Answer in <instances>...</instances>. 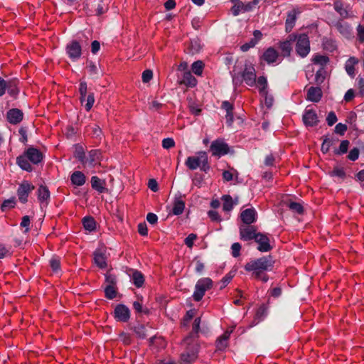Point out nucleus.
<instances>
[{
  "mask_svg": "<svg viewBox=\"0 0 364 364\" xmlns=\"http://www.w3.org/2000/svg\"><path fill=\"white\" fill-rule=\"evenodd\" d=\"M274 262L272 256H263L260 258L252 259L246 263L244 268L245 271L252 272V277L257 280L266 283L269 280L267 272L272 271Z\"/></svg>",
  "mask_w": 364,
  "mask_h": 364,
  "instance_id": "obj_1",
  "label": "nucleus"
},
{
  "mask_svg": "<svg viewBox=\"0 0 364 364\" xmlns=\"http://www.w3.org/2000/svg\"><path fill=\"white\" fill-rule=\"evenodd\" d=\"M43 153L39 149L30 146L16 158V164L22 170L31 172L33 167L31 163L38 165L43 161Z\"/></svg>",
  "mask_w": 364,
  "mask_h": 364,
  "instance_id": "obj_2",
  "label": "nucleus"
},
{
  "mask_svg": "<svg viewBox=\"0 0 364 364\" xmlns=\"http://www.w3.org/2000/svg\"><path fill=\"white\" fill-rule=\"evenodd\" d=\"M196 154L197 156H188L185 161V165L190 170H196L199 168L200 171L208 173L210 169V166L207 153L200 151Z\"/></svg>",
  "mask_w": 364,
  "mask_h": 364,
  "instance_id": "obj_3",
  "label": "nucleus"
},
{
  "mask_svg": "<svg viewBox=\"0 0 364 364\" xmlns=\"http://www.w3.org/2000/svg\"><path fill=\"white\" fill-rule=\"evenodd\" d=\"M245 82L248 86L253 87L256 84V71L252 64H245L244 70L232 75V82L240 85Z\"/></svg>",
  "mask_w": 364,
  "mask_h": 364,
  "instance_id": "obj_4",
  "label": "nucleus"
},
{
  "mask_svg": "<svg viewBox=\"0 0 364 364\" xmlns=\"http://www.w3.org/2000/svg\"><path fill=\"white\" fill-rule=\"evenodd\" d=\"M213 282L209 277H203L198 280L195 286L193 299L195 301H200L204 296L205 291L213 287Z\"/></svg>",
  "mask_w": 364,
  "mask_h": 364,
  "instance_id": "obj_5",
  "label": "nucleus"
},
{
  "mask_svg": "<svg viewBox=\"0 0 364 364\" xmlns=\"http://www.w3.org/2000/svg\"><path fill=\"white\" fill-rule=\"evenodd\" d=\"M296 43L295 50L296 54L301 58H305L310 52V41L307 34L301 33L296 36Z\"/></svg>",
  "mask_w": 364,
  "mask_h": 364,
  "instance_id": "obj_6",
  "label": "nucleus"
},
{
  "mask_svg": "<svg viewBox=\"0 0 364 364\" xmlns=\"http://www.w3.org/2000/svg\"><path fill=\"white\" fill-rule=\"evenodd\" d=\"M65 53L73 61H77L82 56V46L77 40H72L65 46Z\"/></svg>",
  "mask_w": 364,
  "mask_h": 364,
  "instance_id": "obj_7",
  "label": "nucleus"
},
{
  "mask_svg": "<svg viewBox=\"0 0 364 364\" xmlns=\"http://www.w3.org/2000/svg\"><path fill=\"white\" fill-rule=\"evenodd\" d=\"M230 148L228 144L223 139H217L212 141L210 146V151L212 155L216 157H221L228 154Z\"/></svg>",
  "mask_w": 364,
  "mask_h": 364,
  "instance_id": "obj_8",
  "label": "nucleus"
},
{
  "mask_svg": "<svg viewBox=\"0 0 364 364\" xmlns=\"http://www.w3.org/2000/svg\"><path fill=\"white\" fill-rule=\"evenodd\" d=\"M130 316V310L126 305L122 304L116 305L113 312V316L117 321L126 323L129 320Z\"/></svg>",
  "mask_w": 364,
  "mask_h": 364,
  "instance_id": "obj_9",
  "label": "nucleus"
},
{
  "mask_svg": "<svg viewBox=\"0 0 364 364\" xmlns=\"http://www.w3.org/2000/svg\"><path fill=\"white\" fill-rule=\"evenodd\" d=\"M260 60L266 62L269 65L277 63H280L282 60L279 52L273 47L267 48L260 56Z\"/></svg>",
  "mask_w": 364,
  "mask_h": 364,
  "instance_id": "obj_10",
  "label": "nucleus"
},
{
  "mask_svg": "<svg viewBox=\"0 0 364 364\" xmlns=\"http://www.w3.org/2000/svg\"><path fill=\"white\" fill-rule=\"evenodd\" d=\"M302 120L304 125L307 127L317 126L319 122L316 112L314 109H309V107L304 112Z\"/></svg>",
  "mask_w": 364,
  "mask_h": 364,
  "instance_id": "obj_11",
  "label": "nucleus"
},
{
  "mask_svg": "<svg viewBox=\"0 0 364 364\" xmlns=\"http://www.w3.org/2000/svg\"><path fill=\"white\" fill-rule=\"evenodd\" d=\"M240 237L241 240L250 241L255 240L258 232L254 225H241L239 228Z\"/></svg>",
  "mask_w": 364,
  "mask_h": 364,
  "instance_id": "obj_12",
  "label": "nucleus"
},
{
  "mask_svg": "<svg viewBox=\"0 0 364 364\" xmlns=\"http://www.w3.org/2000/svg\"><path fill=\"white\" fill-rule=\"evenodd\" d=\"M34 186L31 184L28 181L22 182L17 190V195L18 200L22 203H26L28 201L29 193L34 189Z\"/></svg>",
  "mask_w": 364,
  "mask_h": 364,
  "instance_id": "obj_13",
  "label": "nucleus"
},
{
  "mask_svg": "<svg viewBox=\"0 0 364 364\" xmlns=\"http://www.w3.org/2000/svg\"><path fill=\"white\" fill-rule=\"evenodd\" d=\"M255 241L258 244L257 250L262 252H267L272 249L269 242V239L266 234L258 232Z\"/></svg>",
  "mask_w": 364,
  "mask_h": 364,
  "instance_id": "obj_14",
  "label": "nucleus"
},
{
  "mask_svg": "<svg viewBox=\"0 0 364 364\" xmlns=\"http://www.w3.org/2000/svg\"><path fill=\"white\" fill-rule=\"evenodd\" d=\"M333 8L342 18H348L353 16L350 6H345L341 0H335L333 2Z\"/></svg>",
  "mask_w": 364,
  "mask_h": 364,
  "instance_id": "obj_15",
  "label": "nucleus"
},
{
  "mask_svg": "<svg viewBox=\"0 0 364 364\" xmlns=\"http://www.w3.org/2000/svg\"><path fill=\"white\" fill-rule=\"evenodd\" d=\"M257 218V213L254 208H247L240 213V218L244 225H252L256 222Z\"/></svg>",
  "mask_w": 364,
  "mask_h": 364,
  "instance_id": "obj_16",
  "label": "nucleus"
},
{
  "mask_svg": "<svg viewBox=\"0 0 364 364\" xmlns=\"http://www.w3.org/2000/svg\"><path fill=\"white\" fill-rule=\"evenodd\" d=\"M198 358V350L196 348L188 347L184 352L181 354V360L183 364H191Z\"/></svg>",
  "mask_w": 364,
  "mask_h": 364,
  "instance_id": "obj_17",
  "label": "nucleus"
},
{
  "mask_svg": "<svg viewBox=\"0 0 364 364\" xmlns=\"http://www.w3.org/2000/svg\"><path fill=\"white\" fill-rule=\"evenodd\" d=\"M23 119V112L18 108H12L6 113V119L11 124H18Z\"/></svg>",
  "mask_w": 364,
  "mask_h": 364,
  "instance_id": "obj_18",
  "label": "nucleus"
},
{
  "mask_svg": "<svg viewBox=\"0 0 364 364\" xmlns=\"http://www.w3.org/2000/svg\"><path fill=\"white\" fill-rule=\"evenodd\" d=\"M299 14V11L296 9H292L287 13L285 21V31L287 33H290L294 28Z\"/></svg>",
  "mask_w": 364,
  "mask_h": 364,
  "instance_id": "obj_19",
  "label": "nucleus"
},
{
  "mask_svg": "<svg viewBox=\"0 0 364 364\" xmlns=\"http://www.w3.org/2000/svg\"><path fill=\"white\" fill-rule=\"evenodd\" d=\"M323 96V92L319 87H310L307 90L306 100L312 102H318Z\"/></svg>",
  "mask_w": 364,
  "mask_h": 364,
  "instance_id": "obj_20",
  "label": "nucleus"
},
{
  "mask_svg": "<svg viewBox=\"0 0 364 364\" xmlns=\"http://www.w3.org/2000/svg\"><path fill=\"white\" fill-rule=\"evenodd\" d=\"M254 38H251L247 43H244L240 46V50L242 52H247L250 48H254L258 42L262 39V33L259 30H255L253 32Z\"/></svg>",
  "mask_w": 364,
  "mask_h": 364,
  "instance_id": "obj_21",
  "label": "nucleus"
},
{
  "mask_svg": "<svg viewBox=\"0 0 364 364\" xmlns=\"http://www.w3.org/2000/svg\"><path fill=\"white\" fill-rule=\"evenodd\" d=\"M38 200L41 204L47 205L50 201V194L48 188L41 185L37 191Z\"/></svg>",
  "mask_w": 364,
  "mask_h": 364,
  "instance_id": "obj_22",
  "label": "nucleus"
},
{
  "mask_svg": "<svg viewBox=\"0 0 364 364\" xmlns=\"http://www.w3.org/2000/svg\"><path fill=\"white\" fill-rule=\"evenodd\" d=\"M232 331H225L215 341V347L218 350L223 351L228 346V341L230 337Z\"/></svg>",
  "mask_w": 364,
  "mask_h": 364,
  "instance_id": "obj_23",
  "label": "nucleus"
},
{
  "mask_svg": "<svg viewBox=\"0 0 364 364\" xmlns=\"http://www.w3.org/2000/svg\"><path fill=\"white\" fill-rule=\"evenodd\" d=\"M221 108L226 112V123L228 124V126H232L234 121L233 105L228 101H223L221 105Z\"/></svg>",
  "mask_w": 364,
  "mask_h": 364,
  "instance_id": "obj_24",
  "label": "nucleus"
},
{
  "mask_svg": "<svg viewBox=\"0 0 364 364\" xmlns=\"http://www.w3.org/2000/svg\"><path fill=\"white\" fill-rule=\"evenodd\" d=\"M90 182L92 188L99 193L107 192L108 190L106 188V182L105 180H102L99 177L94 176L91 178Z\"/></svg>",
  "mask_w": 364,
  "mask_h": 364,
  "instance_id": "obj_25",
  "label": "nucleus"
},
{
  "mask_svg": "<svg viewBox=\"0 0 364 364\" xmlns=\"http://www.w3.org/2000/svg\"><path fill=\"white\" fill-rule=\"evenodd\" d=\"M338 32L345 38H349L352 36V30L348 23L338 20L336 23Z\"/></svg>",
  "mask_w": 364,
  "mask_h": 364,
  "instance_id": "obj_26",
  "label": "nucleus"
},
{
  "mask_svg": "<svg viewBox=\"0 0 364 364\" xmlns=\"http://www.w3.org/2000/svg\"><path fill=\"white\" fill-rule=\"evenodd\" d=\"M289 41L280 42L279 43V48L282 51V57H287L290 55L292 50L291 41L296 40V36L294 34L289 35Z\"/></svg>",
  "mask_w": 364,
  "mask_h": 364,
  "instance_id": "obj_27",
  "label": "nucleus"
},
{
  "mask_svg": "<svg viewBox=\"0 0 364 364\" xmlns=\"http://www.w3.org/2000/svg\"><path fill=\"white\" fill-rule=\"evenodd\" d=\"M95 264L100 269H105L107 266V257L100 250H95L93 253Z\"/></svg>",
  "mask_w": 364,
  "mask_h": 364,
  "instance_id": "obj_28",
  "label": "nucleus"
},
{
  "mask_svg": "<svg viewBox=\"0 0 364 364\" xmlns=\"http://www.w3.org/2000/svg\"><path fill=\"white\" fill-rule=\"evenodd\" d=\"M185 208V202L183 200L181 196L175 197L173 208H172V214L174 215H180L183 213Z\"/></svg>",
  "mask_w": 364,
  "mask_h": 364,
  "instance_id": "obj_29",
  "label": "nucleus"
},
{
  "mask_svg": "<svg viewBox=\"0 0 364 364\" xmlns=\"http://www.w3.org/2000/svg\"><path fill=\"white\" fill-rule=\"evenodd\" d=\"M70 181L72 184L76 186H82L85 183L86 177L82 172L76 171L71 174Z\"/></svg>",
  "mask_w": 364,
  "mask_h": 364,
  "instance_id": "obj_30",
  "label": "nucleus"
},
{
  "mask_svg": "<svg viewBox=\"0 0 364 364\" xmlns=\"http://www.w3.org/2000/svg\"><path fill=\"white\" fill-rule=\"evenodd\" d=\"M18 80L17 79H11L6 81V90L11 97H16L19 93L18 87Z\"/></svg>",
  "mask_w": 364,
  "mask_h": 364,
  "instance_id": "obj_31",
  "label": "nucleus"
},
{
  "mask_svg": "<svg viewBox=\"0 0 364 364\" xmlns=\"http://www.w3.org/2000/svg\"><path fill=\"white\" fill-rule=\"evenodd\" d=\"M101 153L99 150L92 149L88 153V158L85 159L86 163H88L90 166H95L96 164L100 163Z\"/></svg>",
  "mask_w": 364,
  "mask_h": 364,
  "instance_id": "obj_32",
  "label": "nucleus"
},
{
  "mask_svg": "<svg viewBox=\"0 0 364 364\" xmlns=\"http://www.w3.org/2000/svg\"><path fill=\"white\" fill-rule=\"evenodd\" d=\"M358 63V60L355 57H350L345 64V70L348 75L353 78L355 77V65Z\"/></svg>",
  "mask_w": 364,
  "mask_h": 364,
  "instance_id": "obj_33",
  "label": "nucleus"
},
{
  "mask_svg": "<svg viewBox=\"0 0 364 364\" xmlns=\"http://www.w3.org/2000/svg\"><path fill=\"white\" fill-rule=\"evenodd\" d=\"M287 206L294 213H296L299 215L304 214V208L301 203L292 201L290 200L288 202H287Z\"/></svg>",
  "mask_w": 364,
  "mask_h": 364,
  "instance_id": "obj_34",
  "label": "nucleus"
},
{
  "mask_svg": "<svg viewBox=\"0 0 364 364\" xmlns=\"http://www.w3.org/2000/svg\"><path fill=\"white\" fill-rule=\"evenodd\" d=\"M182 82L188 87H194L196 86L198 81L193 76L191 71H186L183 73Z\"/></svg>",
  "mask_w": 364,
  "mask_h": 364,
  "instance_id": "obj_35",
  "label": "nucleus"
},
{
  "mask_svg": "<svg viewBox=\"0 0 364 364\" xmlns=\"http://www.w3.org/2000/svg\"><path fill=\"white\" fill-rule=\"evenodd\" d=\"M256 82L259 88V92L261 95H267V80L264 76H259Z\"/></svg>",
  "mask_w": 364,
  "mask_h": 364,
  "instance_id": "obj_36",
  "label": "nucleus"
},
{
  "mask_svg": "<svg viewBox=\"0 0 364 364\" xmlns=\"http://www.w3.org/2000/svg\"><path fill=\"white\" fill-rule=\"evenodd\" d=\"M132 281L136 287L140 288L144 285V277L141 272L135 270L132 274Z\"/></svg>",
  "mask_w": 364,
  "mask_h": 364,
  "instance_id": "obj_37",
  "label": "nucleus"
},
{
  "mask_svg": "<svg viewBox=\"0 0 364 364\" xmlns=\"http://www.w3.org/2000/svg\"><path fill=\"white\" fill-rule=\"evenodd\" d=\"M221 200H223V210L225 212H230L234 208V203L231 196L224 195L222 196Z\"/></svg>",
  "mask_w": 364,
  "mask_h": 364,
  "instance_id": "obj_38",
  "label": "nucleus"
},
{
  "mask_svg": "<svg viewBox=\"0 0 364 364\" xmlns=\"http://www.w3.org/2000/svg\"><path fill=\"white\" fill-rule=\"evenodd\" d=\"M82 225L84 228L90 232L95 230L96 228V222L91 216H86L83 218Z\"/></svg>",
  "mask_w": 364,
  "mask_h": 364,
  "instance_id": "obj_39",
  "label": "nucleus"
},
{
  "mask_svg": "<svg viewBox=\"0 0 364 364\" xmlns=\"http://www.w3.org/2000/svg\"><path fill=\"white\" fill-rule=\"evenodd\" d=\"M328 61L329 58L328 56L319 54L315 55L312 58V62L314 64L321 65V68H325Z\"/></svg>",
  "mask_w": 364,
  "mask_h": 364,
  "instance_id": "obj_40",
  "label": "nucleus"
},
{
  "mask_svg": "<svg viewBox=\"0 0 364 364\" xmlns=\"http://www.w3.org/2000/svg\"><path fill=\"white\" fill-rule=\"evenodd\" d=\"M204 66L205 65L202 60L195 61L191 65L192 72L198 76H201L203 74Z\"/></svg>",
  "mask_w": 364,
  "mask_h": 364,
  "instance_id": "obj_41",
  "label": "nucleus"
},
{
  "mask_svg": "<svg viewBox=\"0 0 364 364\" xmlns=\"http://www.w3.org/2000/svg\"><path fill=\"white\" fill-rule=\"evenodd\" d=\"M87 69L90 75L94 78H97L100 75L99 68L96 64L92 61L87 63Z\"/></svg>",
  "mask_w": 364,
  "mask_h": 364,
  "instance_id": "obj_42",
  "label": "nucleus"
},
{
  "mask_svg": "<svg viewBox=\"0 0 364 364\" xmlns=\"http://www.w3.org/2000/svg\"><path fill=\"white\" fill-rule=\"evenodd\" d=\"M117 287L107 286L105 288V296L107 299H113L117 296Z\"/></svg>",
  "mask_w": 364,
  "mask_h": 364,
  "instance_id": "obj_43",
  "label": "nucleus"
},
{
  "mask_svg": "<svg viewBox=\"0 0 364 364\" xmlns=\"http://www.w3.org/2000/svg\"><path fill=\"white\" fill-rule=\"evenodd\" d=\"M326 71L325 68H320L316 73L315 81L317 85L322 84L326 79Z\"/></svg>",
  "mask_w": 364,
  "mask_h": 364,
  "instance_id": "obj_44",
  "label": "nucleus"
},
{
  "mask_svg": "<svg viewBox=\"0 0 364 364\" xmlns=\"http://www.w3.org/2000/svg\"><path fill=\"white\" fill-rule=\"evenodd\" d=\"M349 144H350V142L348 140L341 141L339 148L334 151V154L336 155H341V154H346L348 151Z\"/></svg>",
  "mask_w": 364,
  "mask_h": 364,
  "instance_id": "obj_45",
  "label": "nucleus"
},
{
  "mask_svg": "<svg viewBox=\"0 0 364 364\" xmlns=\"http://www.w3.org/2000/svg\"><path fill=\"white\" fill-rule=\"evenodd\" d=\"M15 205H16V199L14 197H13L11 198L5 200L1 205V209L3 212H4L9 209H11V208H14Z\"/></svg>",
  "mask_w": 364,
  "mask_h": 364,
  "instance_id": "obj_46",
  "label": "nucleus"
},
{
  "mask_svg": "<svg viewBox=\"0 0 364 364\" xmlns=\"http://www.w3.org/2000/svg\"><path fill=\"white\" fill-rule=\"evenodd\" d=\"M49 262L53 272H58L60 270V259L58 257H52Z\"/></svg>",
  "mask_w": 364,
  "mask_h": 364,
  "instance_id": "obj_47",
  "label": "nucleus"
},
{
  "mask_svg": "<svg viewBox=\"0 0 364 364\" xmlns=\"http://www.w3.org/2000/svg\"><path fill=\"white\" fill-rule=\"evenodd\" d=\"M74 156L80 161L82 164H86L85 161V153L84 151V149L82 146H77L75 149V151L74 154Z\"/></svg>",
  "mask_w": 364,
  "mask_h": 364,
  "instance_id": "obj_48",
  "label": "nucleus"
},
{
  "mask_svg": "<svg viewBox=\"0 0 364 364\" xmlns=\"http://www.w3.org/2000/svg\"><path fill=\"white\" fill-rule=\"evenodd\" d=\"M134 331L136 336L139 338L144 339L146 338V328L142 324H139L134 327Z\"/></svg>",
  "mask_w": 364,
  "mask_h": 364,
  "instance_id": "obj_49",
  "label": "nucleus"
},
{
  "mask_svg": "<svg viewBox=\"0 0 364 364\" xmlns=\"http://www.w3.org/2000/svg\"><path fill=\"white\" fill-rule=\"evenodd\" d=\"M105 282L107 283V286L117 287V277L114 274L107 272L105 274Z\"/></svg>",
  "mask_w": 364,
  "mask_h": 364,
  "instance_id": "obj_50",
  "label": "nucleus"
},
{
  "mask_svg": "<svg viewBox=\"0 0 364 364\" xmlns=\"http://www.w3.org/2000/svg\"><path fill=\"white\" fill-rule=\"evenodd\" d=\"M188 48L190 49V52L193 54L196 53H198L201 49V46H200L199 40L198 39L191 40L190 42V46H189Z\"/></svg>",
  "mask_w": 364,
  "mask_h": 364,
  "instance_id": "obj_51",
  "label": "nucleus"
},
{
  "mask_svg": "<svg viewBox=\"0 0 364 364\" xmlns=\"http://www.w3.org/2000/svg\"><path fill=\"white\" fill-rule=\"evenodd\" d=\"M267 314V309L264 304L261 305L257 310L255 314V318L262 320Z\"/></svg>",
  "mask_w": 364,
  "mask_h": 364,
  "instance_id": "obj_52",
  "label": "nucleus"
},
{
  "mask_svg": "<svg viewBox=\"0 0 364 364\" xmlns=\"http://www.w3.org/2000/svg\"><path fill=\"white\" fill-rule=\"evenodd\" d=\"M243 9H244V7H243V2L242 1H240L238 2L237 4L235 5H233L232 7H231V12L233 16H238L241 13H244L243 12Z\"/></svg>",
  "mask_w": 364,
  "mask_h": 364,
  "instance_id": "obj_53",
  "label": "nucleus"
},
{
  "mask_svg": "<svg viewBox=\"0 0 364 364\" xmlns=\"http://www.w3.org/2000/svg\"><path fill=\"white\" fill-rule=\"evenodd\" d=\"M94 103H95L94 93L90 92L87 95L86 101H85V108L87 112H89L92 109Z\"/></svg>",
  "mask_w": 364,
  "mask_h": 364,
  "instance_id": "obj_54",
  "label": "nucleus"
},
{
  "mask_svg": "<svg viewBox=\"0 0 364 364\" xmlns=\"http://www.w3.org/2000/svg\"><path fill=\"white\" fill-rule=\"evenodd\" d=\"M133 308L137 313H144L148 314L149 311L148 309H143L142 303L139 301H135L133 302Z\"/></svg>",
  "mask_w": 364,
  "mask_h": 364,
  "instance_id": "obj_55",
  "label": "nucleus"
},
{
  "mask_svg": "<svg viewBox=\"0 0 364 364\" xmlns=\"http://www.w3.org/2000/svg\"><path fill=\"white\" fill-rule=\"evenodd\" d=\"M196 239L197 235L194 233H191L185 238L184 243L188 247L192 248L194 244V241Z\"/></svg>",
  "mask_w": 364,
  "mask_h": 364,
  "instance_id": "obj_56",
  "label": "nucleus"
},
{
  "mask_svg": "<svg viewBox=\"0 0 364 364\" xmlns=\"http://www.w3.org/2000/svg\"><path fill=\"white\" fill-rule=\"evenodd\" d=\"M356 80L357 87L358 90V95L362 97H364V78L359 76Z\"/></svg>",
  "mask_w": 364,
  "mask_h": 364,
  "instance_id": "obj_57",
  "label": "nucleus"
},
{
  "mask_svg": "<svg viewBox=\"0 0 364 364\" xmlns=\"http://www.w3.org/2000/svg\"><path fill=\"white\" fill-rule=\"evenodd\" d=\"M208 216L213 222L220 223L222 218L216 210H210L208 212Z\"/></svg>",
  "mask_w": 364,
  "mask_h": 364,
  "instance_id": "obj_58",
  "label": "nucleus"
},
{
  "mask_svg": "<svg viewBox=\"0 0 364 364\" xmlns=\"http://www.w3.org/2000/svg\"><path fill=\"white\" fill-rule=\"evenodd\" d=\"M200 317H197L194 319L193 326H192V334L196 335L198 336V333L200 331Z\"/></svg>",
  "mask_w": 364,
  "mask_h": 364,
  "instance_id": "obj_59",
  "label": "nucleus"
},
{
  "mask_svg": "<svg viewBox=\"0 0 364 364\" xmlns=\"http://www.w3.org/2000/svg\"><path fill=\"white\" fill-rule=\"evenodd\" d=\"M331 176H337L341 178H344L346 177V172L343 168L336 167L331 172Z\"/></svg>",
  "mask_w": 364,
  "mask_h": 364,
  "instance_id": "obj_60",
  "label": "nucleus"
},
{
  "mask_svg": "<svg viewBox=\"0 0 364 364\" xmlns=\"http://www.w3.org/2000/svg\"><path fill=\"white\" fill-rule=\"evenodd\" d=\"M241 245L239 242H235L231 246V254L233 257H237L240 255Z\"/></svg>",
  "mask_w": 364,
  "mask_h": 364,
  "instance_id": "obj_61",
  "label": "nucleus"
},
{
  "mask_svg": "<svg viewBox=\"0 0 364 364\" xmlns=\"http://www.w3.org/2000/svg\"><path fill=\"white\" fill-rule=\"evenodd\" d=\"M338 119L334 112H330L326 117V122L328 126H333L336 122Z\"/></svg>",
  "mask_w": 364,
  "mask_h": 364,
  "instance_id": "obj_62",
  "label": "nucleus"
},
{
  "mask_svg": "<svg viewBox=\"0 0 364 364\" xmlns=\"http://www.w3.org/2000/svg\"><path fill=\"white\" fill-rule=\"evenodd\" d=\"M359 153V149L355 147L349 151L348 159L350 161H355L358 159Z\"/></svg>",
  "mask_w": 364,
  "mask_h": 364,
  "instance_id": "obj_63",
  "label": "nucleus"
},
{
  "mask_svg": "<svg viewBox=\"0 0 364 364\" xmlns=\"http://www.w3.org/2000/svg\"><path fill=\"white\" fill-rule=\"evenodd\" d=\"M357 37L360 43H364V26L359 24L357 26Z\"/></svg>",
  "mask_w": 364,
  "mask_h": 364,
  "instance_id": "obj_64",
  "label": "nucleus"
}]
</instances>
